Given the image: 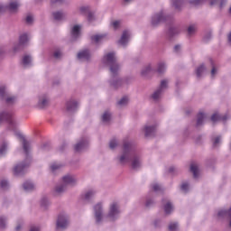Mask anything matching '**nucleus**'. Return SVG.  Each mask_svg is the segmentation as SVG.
Listing matches in <instances>:
<instances>
[{
    "mask_svg": "<svg viewBox=\"0 0 231 231\" xmlns=\"http://www.w3.org/2000/svg\"><path fill=\"white\" fill-rule=\"evenodd\" d=\"M116 161L120 165L131 163L132 169H140L142 167V152L134 149L133 143L125 141L123 144V152L116 157Z\"/></svg>",
    "mask_w": 231,
    "mask_h": 231,
    "instance_id": "obj_1",
    "label": "nucleus"
},
{
    "mask_svg": "<svg viewBox=\"0 0 231 231\" xmlns=\"http://www.w3.org/2000/svg\"><path fill=\"white\" fill-rule=\"evenodd\" d=\"M103 64L109 66L111 79L110 86L114 88V89H118V88H122L124 86V79L117 77L118 73H120V69H122V65L116 62V53L114 51L107 52L104 55L102 59Z\"/></svg>",
    "mask_w": 231,
    "mask_h": 231,
    "instance_id": "obj_2",
    "label": "nucleus"
},
{
    "mask_svg": "<svg viewBox=\"0 0 231 231\" xmlns=\"http://www.w3.org/2000/svg\"><path fill=\"white\" fill-rule=\"evenodd\" d=\"M6 122L7 124V129L9 131H13L15 133L16 136L20 138L23 152L25 154H28L30 152V150L32 147L30 146V142H28L24 136H23V134L17 131V127H19V121L15 118H14V113L8 110H5L0 113V125L2 123Z\"/></svg>",
    "mask_w": 231,
    "mask_h": 231,
    "instance_id": "obj_3",
    "label": "nucleus"
},
{
    "mask_svg": "<svg viewBox=\"0 0 231 231\" xmlns=\"http://www.w3.org/2000/svg\"><path fill=\"white\" fill-rule=\"evenodd\" d=\"M122 214V210L120 209V202L114 200L109 204L108 212L106 217L110 221H116L120 215Z\"/></svg>",
    "mask_w": 231,
    "mask_h": 231,
    "instance_id": "obj_4",
    "label": "nucleus"
},
{
    "mask_svg": "<svg viewBox=\"0 0 231 231\" xmlns=\"http://www.w3.org/2000/svg\"><path fill=\"white\" fill-rule=\"evenodd\" d=\"M93 214L96 223L98 225L104 223V219H106V217L104 216V201L97 202L94 205Z\"/></svg>",
    "mask_w": 231,
    "mask_h": 231,
    "instance_id": "obj_5",
    "label": "nucleus"
},
{
    "mask_svg": "<svg viewBox=\"0 0 231 231\" xmlns=\"http://www.w3.org/2000/svg\"><path fill=\"white\" fill-rule=\"evenodd\" d=\"M0 100H5L6 104H15V102H17V97L15 96H10L8 87L6 85H1Z\"/></svg>",
    "mask_w": 231,
    "mask_h": 231,
    "instance_id": "obj_6",
    "label": "nucleus"
},
{
    "mask_svg": "<svg viewBox=\"0 0 231 231\" xmlns=\"http://www.w3.org/2000/svg\"><path fill=\"white\" fill-rule=\"evenodd\" d=\"M167 19V14L164 9H161L160 11L154 13L151 17V24L152 26H158L160 23H163Z\"/></svg>",
    "mask_w": 231,
    "mask_h": 231,
    "instance_id": "obj_7",
    "label": "nucleus"
},
{
    "mask_svg": "<svg viewBox=\"0 0 231 231\" xmlns=\"http://www.w3.org/2000/svg\"><path fill=\"white\" fill-rule=\"evenodd\" d=\"M19 6H21V3L17 0H10L9 4L7 5H5L4 4H0V14H3V12H11V14H15L19 10Z\"/></svg>",
    "mask_w": 231,
    "mask_h": 231,
    "instance_id": "obj_8",
    "label": "nucleus"
},
{
    "mask_svg": "<svg viewBox=\"0 0 231 231\" xmlns=\"http://www.w3.org/2000/svg\"><path fill=\"white\" fill-rule=\"evenodd\" d=\"M69 225V216L67 213H60L56 222L57 230H64Z\"/></svg>",
    "mask_w": 231,
    "mask_h": 231,
    "instance_id": "obj_9",
    "label": "nucleus"
},
{
    "mask_svg": "<svg viewBox=\"0 0 231 231\" xmlns=\"http://www.w3.org/2000/svg\"><path fill=\"white\" fill-rule=\"evenodd\" d=\"M89 147V137H82L79 141L75 144L74 149L76 152H80L81 151H85Z\"/></svg>",
    "mask_w": 231,
    "mask_h": 231,
    "instance_id": "obj_10",
    "label": "nucleus"
},
{
    "mask_svg": "<svg viewBox=\"0 0 231 231\" xmlns=\"http://www.w3.org/2000/svg\"><path fill=\"white\" fill-rule=\"evenodd\" d=\"M80 35H82V25H72L70 27V39H72V41H77V39H80Z\"/></svg>",
    "mask_w": 231,
    "mask_h": 231,
    "instance_id": "obj_11",
    "label": "nucleus"
},
{
    "mask_svg": "<svg viewBox=\"0 0 231 231\" xmlns=\"http://www.w3.org/2000/svg\"><path fill=\"white\" fill-rule=\"evenodd\" d=\"M48 104H50V97H48V95L41 94L40 96H38L37 106L40 109H44V107H46Z\"/></svg>",
    "mask_w": 231,
    "mask_h": 231,
    "instance_id": "obj_12",
    "label": "nucleus"
},
{
    "mask_svg": "<svg viewBox=\"0 0 231 231\" xmlns=\"http://www.w3.org/2000/svg\"><path fill=\"white\" fill-rule=\"evenodd\" d=\"M129 41H131V32L125 30L123 32L120 40L118 41L119 46L125 47L129 44Z\"/></svg>",
    "mask_w": 231,
    "mask_h": 231,
    "instance_id": "obj_13",
    "label": "nucleus"
},
{
    "mask_svg": "<svg viewBox=\"0 0 231 231\" xmlns=\"http://www.w3.org/2000/svg\"><path fill=\"white\" fill-rule=\"evenodd\" d=\"M61 181L62 183H64V185H69L70 187L75 186V184L77 183V177H75V175L72 174H66L61 178Z\"/></svg>",
    "mask_w": 231,
    "mask_h": 231,
    "instance_id": "obj_14",
    "label": "nucleus"
},
{
    "mask_svg": "<svg viewBox=\"0 0 231 231\" xmlns=\"http://www.w3.org/2000/svg\"><path fill=\"white\" fill-rule=\"evenodd\" d=\"M29 165H30V162H23V163H20V164H17L16 166H14V176H21V174H23V172H24L26 171V168Z\"/></svg>",
    "mask_w": 231,
    "mask_h": 231,
    "instance_id": "obj_15",
    "label": "nucleus"
},
{
    "mask_svg": "<svg viewBox=\"0 0 231 231\" xmlns=\"http://www.w3.org/2000/svg\"><path fill=\"white\" fill-rule=\"evenodd\" d=\"M143 131L144 133V136L149 138V136H152L154 133H156V125H146L143 128Z\"/></svg>",
    "mask_w": 231,
    "mask_h": 231,
    "instance_id": "obj_16",
    "label": "nucleus"
},
{
    "mask_svg": "<svg viewBox=\"0 0 231 231\" xmlns=\"http://www.w3.org/2000/svg\"><path fill=\"white\" fill-rule=\"evenodd\" d=\"M66 106H67V111H69V113H73L77 111V109H79V101L75 99H70L67 102Z\"/></svg>",
    "mask_w": 231,
    "mask_h": 231,
    "instance_id": "obj_17",
    "label": "nucleus"
},
{
    "mask_svg": "<svg viewBox=\"0 0 231 231\" xmlns=\"http://www.w3.org/2000/svg\"><path fill=\"white\" fill-rule=\"evenodd\" d=\"M163 210H164V214H166L167 216L174 212V205L171 200L163 201Z\"/></svg>",
    "mask_w": 231,
    "mask_h": 231,
    "instance_id": "obj_18",
    "label": "nucleus"
},
{
    "mask_svg": "<svg viewBox=\"0 0 231 231\" xmlns=\"http://www.w3.org/2000/svg\"><path fill=\"white\" fill-rule=\"evenodd\" d=\"M90 58L91 52L88 49H84L78 53L79 60H89Z\"/></svg>",
    "mask_w": 231,
    "mask_h": 231,
    "instance_id": "obj_19",
    "label": "nucleus"
},
{
    "mask_svg": "<svg viewBox=\"0 0 231 231\" xmlns=\"http://www.w3.org/2000/svg\"><path fill=\"white\" fill-rule=\"evenodd\" d=\"M23 189L25 190V192H32V190H35L37 189V186L33 181L32 180H26L23 184Z\"/></svg>",
    "mask_w": 231,
    "mask_h": 231,
    "instance_id": "obj_20",
    "label": "nucleus"
},
{
    "mask_svg": "<svg viewBox=\"0 0 231 231\" xmlns=\"http://www.w3.org/2000/svg\"><path fill=\"white\" fill-rule=\"evenodd\" d=\"M30 39H32V36L28 32H23L22 34H20V37H19L20 46H24L28 44Z\"/></svg>",
    "mask_w": 231,
    "mask_h": 231,
    "instance_id": "obj_21",
    "label": "nucleus"
},
{
    "mask_svg": "<svg viewBox=\"0 0 231 231\" xmlns=\"http://www.w3.org/2000/svg\"><path fill=\"white\" fill-rule=\"evenodd\" d=\"M95 196H97V189H88L83 194V199H85L86 201H90V199H93Z\"/></svg>",
    "mask_w": 231,
    "mask_h": 231,
    "instance_id": "obj_22",
    "label": "nucleus"
},
{
    "mask_svg": "<svg viewBox=\"0 0 231 231\" xmlns=\"http://www.w3.org/2000/svg\"><path fill=\"white\" fill-rule=\"evenodd\" d=\"M106 39H107V33L95 34L91 37L92 42H96V44H98V42L106 41Z\"/></svg>",
    "mask_w": 231,
    "mask_h": 231,
    "instance_id": "obj_23",
    "label": "nucleus"
},
{
    "mask_svg": "<svg viewBox=\"0 0 231 231\" xmlns=\"http://www.w3.org/2000/svg\"><path fill=\"white\" fill-rule=\"evenodd\" d=\"M189 169H190V172H192L193 178H195V180H197V178H199V166L198 165V163L192 162L190 164Z\"/></svg>",
    "mask_w": 231,
    "mask_h": 231,
    "instance_id": "obj_24",
    "label": "nucleus"
},
{
    "mask_svg": "<svg viewBox=\"0 0 231 231\" xmlns=\"http://www.w3.org/2000/svg\"><path fill=\"white\" fill-rule=\"evenodd\" d=\"M64 192H66V186L64 184H58L53 189L54 196H60V194H64Z\"/></svg>",
    "mask_w": 231,
    "mask_h": 231,
    "instance_id": "obj_25",
    "label": "nucleus"
},
{
    "mask_svg": "<svg viewBox=\"0 0 231 231\" xmlns=\"http://www.w3.org/2000/svg\"><path fill=\"white\" fill-rule=\"evenodd\" d=\"M65 165L66 164H64V162H55L51 164L50 169L51 172H57V171H60V169H62Z\"/></svg>",
    "mask_w": 231,
    "mask_h": 231,
    "instance_id": "obj_26",
    "label": "nucleus"
},
{
    "mask_svg": "<svg viewBox=\"0 0 231 231\" xmlns=\"http://www.w3.org/2000/svg\"><path fill=\"white\" fill-rule=\"evenodd\" d=\"M156 71L159 73V75L165 73V71H167V63H165V61H159L157 63Z\"/></svg>",
    "mask_w": 231,
    "mask_h": 231,
    "instance_id": "obj_27",
    "label": "nucleus"
},
{
    "mask_svg": "<svg viewBox=\"0 0 231 231\" xmlns=\"http://www.w3.org/2000/svg\"><path fill=\"white\" fill-rule=\"evenodd\" d=\"M152 71V66L151 64H148L141 69V76L143 77H149V74Z\"/></svg>",
    "mask_w": 231,
    "mask_h": 231,
    "instance_id": "obj_28",
    "label": "nucleus"
},
{
    "mask_svg": "<svg viewBox=\"0 0 231 231\" xmlns=\"http://www.w3.org/2000/svg\"><path fill=\"white\" fill-rule=\"evenodd\" d=\"M169 82H170V80L168 79H162L161 84L158 88L162 93H165V91H167V89H169Z\"/></svg>",
    "mask_w": 231,
    "mask_h": 231,
    "instance_id": "obj_29",
    "label": "nucleus"
},
{
    "mask_svg": "<svg viewBox=\"0 0 231 231\" xmlns=\"http://www.w3.org/2000/svg\"><path fill=\"white\" fill-rule=\"evenodd\" d=\"M7 151H8V143L6 141H2L0 143V158L1 156H5Z\"/></svg>",
    "mask_w": 231,
    "mask_h": 231,
    "instance_id": "obj_30",
    "label": "nucleus"
},
{
    "mask_svg": "<svg viewBox=\"0 0 231 231\" xmlns=\"http://www.w3.org/2000/svg\"><path fill=\"white\" fill-rule=\"evenodd\" d=\"M207 73V67H205L204 64H201L199 67L196 69V75L199 79V77H203Z\"/></svg>",
    "mask_w": 231,
    "mask_h": 231,
    "instance_id": "obj_31",
    "label": "nucleus"
},
{
    "mask_svg": "<svg viewBox=\"0 0 231 231\" xmlns=\"http://www.w3.org/2000/svg\"><path fill=\"white\" fill-rule=\"evenodd\" d=\"M228 216V211L226 209H218L217 212V219L221 221V219H225Z\"/></svg>",
    "mask_w": 231,
    "mask_h": 231,
    "instance_id": "obj_32",
    "label": "nucleus"
},
{
    "mask_svg": "<svg viewBox=\"0 0 231 231\" xmlns=\"http://www.w3.org/2000/svg\"><path fill=\"white\" fill-rule=\"evenodd\" d=\"M227 118H228V116H221V115L216 113L211 116V121H213L214 123L219 122V120H222L223 122H225V120H226Z\"/></svg>",
    "mask_w": 231,
    "mask_h": 231,
    "instance_id": "obj_33",
    "label": "nucleus"
},
{
    "mask_svg": "<svg viewBox=\"0 0 231 231\" xmlns=\"http://www.w3.org/2000/svg\"><path fill=\"white\" fill-rule=\"evenodd\" d=\"M65 16L66 14H64L62 11H56L52 13V17L55 21H62V19H64Z\"/></svg>",
    "mask_w": 231,
    "mask_h": 231,
    "instance_id": "obj_34",
    "label": "nucleus"
},
{
    "mask_svg": "<svg viewBox=\"0 0 231 231\" xmlns=\"http://www.w3.org/2000/svg\"><path fill=\"white\" fill-rule=\"evenodd\" d=\"M206 119H207V115H205V113L203 112L199 113L197 117V125H203Z\"/></svg>",
    "mask_w": 231,
    "mask_h": 231,
    "instance_id": "obj_35",
    "label": "nucleus"
},
{
    "mask_svg": "<svg viewBox=\"0 0 231 231\" xmlns=\"http://www.w3.org/2000/svg\"><path fill=\"white\" fill-rule=\"evenodd\" d=\"M23 65L24 68H30V66H32V56L24 55L23 58Z\"/></svg>",
    "mask_w": 231,
    "mask_h": 231,
    "instance_id": "obj_36",
    "label": "nucleus"
},
{
    "mask_svg": "<svg viewBox=\"0 0 231 231\" xmlns=\"http://www.w3.org/2000/svg\"><path fill=\"white\" fill-rule=\"evenodd\" d=\"M102 122L103 124H109L111 122V112L109 111H106L103 115H102Z\"/></svg>",
    "mask_w": 231,
    "mask_h": 231,
    "instance_id": "obj_37",
    "label": "nucleus"
},
{
    "mask_svg": "<svg viewBox=\"0 0 231 231\" xmlns=\"http://www.w3.org/2000/svg\"><path fill=\"white\" fill-rule=\"evenodd\" d=\"M171 6H173L175 10H181V6H183V0H171Z\"/></svg>",
    "mask_w": 231,
    "mask_h": 231,
    "instance_id": "obj_38",
    "label": "nucleus"
},
{
    "mask_svg": "<svg viewBox=\"0 0 231 231\" xmlns=\"http://www.w3.org/2000/svg\"><path fill=\"white\" fill-rule=\"evenodd\" d=\"M162 95H163L162 90L157 88L152 94V100H160L162 98Z\"/></svg>",
    "mask_w": 231,
    "mask_h": 231,
    "instance_id": "obj_39",
    "label": "nucleus"
},
{
    "mask_svg": "<svg viewBox=\"0 0 231 231\" xmlns=\"http://www.w3.org/2000/svg\"><path fill=\"white\" fill-rule=\"evenodd\" d=\"M90 12H91V7H89V5H81L79 7V14H81V15H87Z\"/></svg>",
    "mask_w": 231,
    "mask_h": 231,
    "instance_id": "obj_40",
    "label": "nucleus"
},
{
    "mask_svg": "<svg viewBox=\"0 0 231 231\" xmlns=\"http://www.w3.org/2000/svg\"><path fill=\"white\" fill-rule=\"evenodd\" d=\"M51 205V201H50V199L48 197H43L41 199V207L43 208H47V207H50Z\"/></svg>",
    "mask_w": 231,
    "mask_h": 231,
    "instance_id": "obj_41",
    "label": "nucleus"
},
{
    "mask_svg": "<svg viewBox=\"0 0 231 231\" xmlns=\"http://www.w3.org/2000/svg\"><path fill=\"white\" fill-rule=\"evenodd\" d=\"M170 231H179L180 230V224L177 221L171 222L169 225Z\"/></svg>",
    "mask_w": 231,
    "mask_h": 231,
    "instance_id": "obj_42",
    "label": "nucleus"
},
{
    "mask_svg": "<svg viewBox=\"0 0 231 231\" xmlns=\"http://www.w3.org/2000/svg\"><path fill=\"white\" fill-rule=\"evenodd\" d=\"M180 190L181 192L187 193L188 190H190V184L188 181H183L180 184Z\"/></svg>",
    "mask_w": 231,
    "mask_h": 231,
    "instance_id": "obj_43",
    "label": "nucleus"
},
{
    "mask_svg": "<svg viewBox=\"0 0 231 231\" xmlns=\"http://www.w3.org/2000/svg\"><path fill=\"white\" fill-rule=\"evenodd\" d=\"M7 224L8 218L5 216H0V228H5Z\"/></svg>",
    "mask_w": 231,
    "mask_h": 231,
    "instance_id": "obj_44",
    "label": "nucleus"
},
{
    "mask_svg": "<svg viewBox=\"0 0 231 231\" xmlns=\"http://www.w3.org/2000/svg\"><path fill=\"white\" fill-rule=\"evenodd\" d=\"M129 104V97H123L118 102L117 105L120 106V107H124V106H127Z\"/></svg>",
    "mask_w": 231,
    "mask_h": 231,
    "instance_id": "obj_45",
    "label": "nucleus"
},
{
    "mask_svg": "<svg viewBox=\"0 0 231 231\" xmlns=\"http://www.w3.org/2000/svg\"><path fill=\"white\" fill-rule=\"evenodd\" d=\"M110 26L113 28V30H118V28L122 26V22H120V20H114L110 23Z\"/></svg>",
    "mask_w": 231,
    "mask_h": 231,
    "instance_id": "obj_46",
    "label": "nucleus"
},
{
    "mask_svg": "<svg viewBox=\"0 0 231 231\" xmlns=\"http://www.w3.org/2000/svg\"><path fill=\"white\" fill-rule=\"evenodd\" d=\"M198 31V26L196 24H191L188 27V35H194Z\"/></svg>",
    "mask_w": 231,
    "mask_h": 231,
    "instance_id": "obj_47",
    "label": "nucleus"
},
{
    "mask_svg": "<svg viewBox=\"0 0 231 231\" xmlns=\"http://www.w3.org/2000/svg\"><path fill=\"white\" fill-rule=\"evenodd\" d=\"M0 187L3 190H8V189H10V183L6 180H2L0 181Z\"/></svg>",
    "mask_w": 231,
    "mask_h": 231,
    "instance_id": "obj_48",
    "label": "nucleus"
},
{
    "mask_svg": "<svg viewBox=\"0 0 231 231\" xmlns=\"http://www.w3.org/2000/svg\"><path fill=\"white\" fill-rule=\"evenodd\" d=\"M223 139L221 136H217L213 139V147H219L220 143H222Z\"/></svg>",
    "mask_w": 231,
    "mask_h": 231,
    "instance_id": "obj_49",
    "label": "nucleus"
},
{
    "mask_svg": "<svg viewBox=\"0 0 231 231\" xmlns=\"http://www.w3.org/2000/svg\"><path fill=\"white\" fill-rule=\"evenodd\" d=\"M189 3L191 6H199V5H203L205 0H189Z\"/></svg>",
    "mask_w": 231,
    "mask_h": 231,
    "instance_id": "obj_50",
    "label": "nucleus"
},
{
    "mask_svg": "<svg viewBox=\"0 0 231 231\" xmlns=\"http://www.w3.org/2000/svg\"><path fill=\"white\" fill-rule=\"evenodd\" d=\"M152 190L153 192H162V186L158 183L152 184Z\"/></svg>",
    "mask_w": 231,
    "mask_h": 231,
    "instance_id": "obj_51",
    "label": "nucleus"
},
{
    "mask_svg": "<svg viewBox=\"0 0 231 231\" xmlns=\"http://www.w3.org/2000/svg\"><path fill=\"white\" fill-rule=\"evenodd\" d=\"M118 146V141L116 139H112L109 142V147L110 149H116V147Z\"/></svg>",
    "mask_w": 231,
    "mask_h": 231,
    "instance_id": "obj_52",
    "label": "nucleus"
},
{
    "mask_svg": "<svg viewBox=\"0 0 231 231\" xmlns=\"http://www.w3.org/2000/svg\"><path fill=\"white\" fill-rule=\"evenodd\" d=\"M54 59H60L62 57V51L56 49L53 52Z\"/></svg>",
    "mask_w": 231,
    "mask_h": 231,
    "instance_id": "obj_53",
    "label": "nucleus"
},
{
    "mask_svg": "<svg viewBox=\"0 0 231 231\" xmlns=\"http://www.w3.org/2000/svg\"><path fill=\"white\" fill-rule=\"evenodd\" d=\"M87 19H88V23H93V21L95 20V14H93V12L90 11L87 14Z\"/></svg>",
    "mask_w": 231,
    "mask_h": 231,
    "instance_id": "obj_54",
    "label": "nucleus"
},
{
    "mask_svg": "<svg viewBox=\"0 0 231 231\" xmlns=\"http://www.w3.org/2000/svg\"><path fill=\"white\" fill-rule=\"evenodd\" d=\"M25 21H26V23H27V24H32V23H33V21H34L33 15L28 14V15L26 16Z\"/></svg>",
    "mask_w": 231,
    "mask_h": 231,
    "instance_id": "obj_55",
    "label": "nucleus"
},
{
    "mask_svg": "<svg viewBox=\"0 0 231 231\" xmlns=\"http://www.w3.org/2000/svg\"><path fill=\"white\" fill-rule=\"evenodd\" d=\"M6 47H0V59H3L6 55Z\"/></svg>",
    "mask_w": 231,
    "mask_h": 231,
    "instance_id": "obj_56",
    "label": "nucleus"
},
{
    "mask_svg": "<svg viewBox=\"0 0 231 231\" xmlns=\"http://www.w3.org/2000/svg\"><path fill=\"white\" fill-rule=\"evenodd\" d=\"M24 225V222L21 221V222H18L16 226H15V230L16 231H21L23 230V226Z\"/></svg>",
    "mask_w": 231,
    "mask_h": 231,
    "instance_id": "obj_57",
    "label": "nucleus"
},
{
    "mask_svg": "<svg viewBox=\"0 0 231 231\" xmlns=\"http://www.w3.org/2000/svg\"><path fill=\"white\" fill-rule=\"evenodd\" d=\"M217 75V68L212 64V69H211V77H215Z\"/></svg>",
    "mask_w": 231,
    "mask_h": 231,
    "instance_id": "obj_58",
    "label": "nucleus"
},
{
    "mask_svg": "<svg viewBox=\"0 0 231 231\" xmlns=\"http://www.w3.org/2000/svg\"><path fill=\"white\" fill-rule=\"evenodd\" d=\"M153 204H154V200H153V199H150V198H147V199H146V202H145L146 207H151V206H152Z\"/></svg>",
    "mask_w": 231,
    "mask_h": 231,
    "instance_id": "obj_59",
    "label": "nucleus"
},
{
    "mask_svg": "<svg viewBox=\"0 0 231 231\" xmlns=\"http://www.w3.org/2000/svg\"><path fill=\"white\" fill-rule=\"evenodd\" d=\"M174 51L176 53H180V51H181V45H175L174 46Z\"/></svg>",
    "mask_w": 231,
    "mask_h": 231,
    "instance_id": "obj_60",
    "label": "nucleus"
},
{
    "mask_svg": "<svg viewBox=\"0 0 231 231\" xmlns=\"http://www.w3.org/2000/svg\"><path fill=\"white\" fill-rule=\"evenodd\" d=\"M29 231H41V227L38 226H32Z\"/></svg>",
    "mask_w": 231,
    "mask_h": 231,
    "instance_id": "obj_61",
    "label": "nucleus"
},
{
    "mask_svg": "<svg viewBox=\"0 0 231 231\" xmlns=\"http://www.w3.org/2000/svg\"><path fill=\"white\" fill-rule=\"evenodd\" d=\"M219 2V0H211L210 5L211 6H214V5H217Z\"/></svg>",
    "mask_w": 231,
    "mask_h": 231,
    "instance_id": "obj_62",
    "label": "nucleus"
},
{
    "mask_svg": "<svg viewBox=\"0 0 231 231\" xmlns=\"http://www.w3.org/2000/svg\"><path fill=\"white\" fill-rule=\"evenodd\" d=\"M63 0H51V2L52 4H55V3H62Z\"/></svg>",
    "mask_w": 231,
    "mask_h": 231,
    "instance_id": "obj_63",
    "label": "nucleus"
},
{
    "mask_svg": "<svg viewBox=\"0 0 231 231\" xmlns=\"http://www.w3.org/2000/svg\"><path fill=\"white\" fill-rule=\"evenodd\" d=\"M160 223V220H155L154 221V226H160V225H158Z\"/></svg>",
    "mask_w": 231,
    "mask_h": 231,
    "instance_id": "obj_64",
    "label": "nucleus"
}]
</instances>
